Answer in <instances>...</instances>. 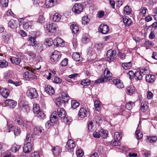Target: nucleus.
Here are the masks:
<instances>
[{
  "instance_id": "f257e3e1",
  "label": "nucleus",
  "mask_w": 157,
  "mask_h": 157,
  "mask_svg": "<svg viewBox=\"0 0 157 157\" xmlns=\"http://www.w3.org/2000/svg\"><path fill=\"white\" fill-rule=\"evenodd\" d=\"M34 134L35 135H40L45 139H48L49 136L48 133L47 132H44L43 128L41 126H37L34 128Z\"/></svg>"
},
{
  "instance_id": "f03ea898",
  "label": "nucleus",
  "mask_w": 157,
  "mask_h": 157,
  "mask_svg": "<svg viewBox=\"0 0 157 157\" xmlns=\"http://www.w3.org/2000/svg\"><path fill=\"white\" fill-rule=\"evenodd\" d=\"M14 122L19 125V127L24 130H27L28 124L24 122L22 117L20 115H17L15 116Z\"/></svg>"
},
{
  "instance_id": "7ed1b4c3",
  "label": "nucleus",
  "mask_w": 157,
  "mask_h": 157,
  "mask_svg": "<svg viewBox=\"0 0 157 157\" xmlns=\"http://www.w3.org/2000/svg\"><path fill=\"white\" fill-rule=\"evenodd\" d=\"M148 72V68L145 67L141 69L139 71L135 73V78L136 79L141 80L144 75H146Z\"/></svg>"
},
{
  "instance_id": "20e7f679",
  "label": "nucleus",
  "mask_w": 157,
  "mask_h": 157,
  "mask_svg": "<svg viewBox=\"0 0 157 157\" xmlns=\"http://www.w3.org/2000/svg\"><path fill=\"white\" fill-rule=\"evenodd\" d=\"M62 56L61 52L57 51H55L52 54L51 60L52 63L54 64L56 63L60 59Z\"/></svg>"
},
{
  "instance_id": "39448f33",
  "label": "nucleus",
  "mask_w": 157,
  "mask_h": 157,
  "mask_svg": "<svg viewBox=\"0 0 157 157\" xmlns=\"http://www.w3.org/2000/svg\"><path fill=\"white\" fill-rule=\"evenodd\" d=\"M116 51L112 49H109L106 52V60L109 63L114 59V57L116 55Z\"/></svg>"
},
{
  "instance_id": "423d86ee",
  "label": "nucleus",
  "mask_w": 157,
  "mask_h": 157,
  "mask_svg": "<svg viewBox=\"0 0 157 157\" xmlns=\"http://www.w3.org/2000/svg\"><path fill=\"white\" fill-rule=\"evenodd\" d=\"M27 95L30 99L36 98L38 96L37 91L34 88H31L28 90Z\"/></svg>"
},
{
  "instance_id": "0eeeda50",
  "label": "nucleus",
  "mask_w": 157,
  "mask_h": 157,
  "mask_svg": "<svg viewBox=\"0 0 157 157\" xmlns=\"http://www.w3.org/2000/svg\"><path fill=\"white\" fill-rule=\"evenodd\" d=\"M83 9V6L82 4L76 3L73 6L72 10L75 13L79 14L82 11Z\"/></svg>"
},
{
  "instance_id": "6e6552de",
  "label": "nucleus",
  "mask_w": 157,
  "mask_h": 157,
  "mask_svg": "<svg viewBox=\"0 0 157 157\" xmlns=\"http://www.w3.org/2000/svg\"><path fill=\"white\" fill-rule=\"evenodd\" d=\"M23 77L26 80L29 81L32 80L37 78L35 74L32 73L30 71H27L25 72L24 74Z\"/></svg>"
},
{
  "instance_id": "1a4fd4ad",
  "label": "nucleus",
  "mask_w": 157,
  "mask_h": 157,
  "mask_svg": "<svg viewBox=\"0 0 157 157\" xmlns=\"http://www.w3.org/2000/svg\"><path fill=\"white\" fill-rule=\"evenodd\" d=\"M75 146L74 141L73 140L70 139L67 141L65 147L68 151L71 152L73 151Z\"/></svg>"
},
{
  "instance_id": "9d476101",
  "label": "nucleus",
  "mask_w": 157,
  "mask_h": 157,
  "mask_svg": "<svg viewBox=\"0 0 157 157\" xmlns=\"http://www.w3.org/2000/svg\"><path fill=\"white\" fill-rule=\"evenodd\" d=\"M42 109H33V113L35 114L36 116L40 119H42L45 117L46 115L44 111L42 110Z\"/></svg>"
},
{
  "instance_id": "9b49d317",
  "label": "nucleus",
  "mask_w": 157,
  "mask_h": 157,
  "mask_svg": "<svg viewBox=\"0 0 157 157\" xmlns=\"http://www.w3.org/2000/svg\"><path fill=\"white\" fill-rule=\"evenodd\" d=\"M128 114L127 112L124 109H116L114 110L113 115L114 117H115L117 115L126 116Z\"/></svg>"
},
{
  "instance_id": "f8f14e48",
  "label": "nucleus",
  "mask_w": 157,
  "mask_h": 157,
  "mask_svg": "<svg viewBox=\"0 0 157 157\" xmlns=\"http://www.w3.org/2000/svg\"><path fill=\"white\" fill-rule=\"evenodd\" d=\"M51 151L54 156L60 157V153L62 152V149L59 146H52Z\"/></svg>"
},
{
  "instance_id": "ddd939ff",
  "label": "nucleus",
  "mask_w": 157,
  "mask_h": 157,
  "mask_svg": "<svg viewBox=\"0 0 157 157\" xmlns=\"http://www.w3.org/2000/svg\"><path fill=\"white\" fill-rule=\"evenodd\" d=\"M57 112L56 111H54L50 115L49 120L51 121L52 124L59 123V119L57 116Z\"/></svg>"
},
{
  "instance_id": "4468645a",
  "label": "nucleus",
  "mask_w": 157,
  "mask_h": 157,
  "mask_svg": "<svg viewBox=\"0 0 157 157\" xmlns=\"http://www.w3.org/2000/svg\"><path fill=\"white\" fill-rule=\"evenodd\" d=\"M33 144L30 142H26V143L24 144L23 147V151L25 153H29L31 152L32 150Z\"/></svg>"
},
{
  "instance_id": "2eb2a0df",
  "label": "nucleus",
  "mask_w": 157,
  "mask_h": 157,
  "mask_svg": "<svg viewBox=\"0 0 157 157\" xmlns=\"http://www.w3.org/2000/svg\"><path fill=\"white\" fill-rule=\"evenodd\" d=\"M99 31L103 34H106L109 30V26L104 24H101L99 28Z\"/></svg>"
},
{
  "instance_id": "dca6fc26",
  "label": "nucleus",
  "mask_w": 157,
  "mask_h": 157,
  "mask_svg": "<svg viewBox=\"0 0 157 157\" xmlns=\"http://www.w3.org/2000/svg\"><path fill=\"white\" fill-rule=\"evenodd\" d=\"M103 75L104 76L103 78H105L106 80H112L111 78L112 74L108 68H106L104 69L103 71Z\"/></svg>"
},
{
  "instance_id": "f3484780",
  "label": "nucleus",
  "mask_w": 157,
  "mask_h": 157,
  "mask_svg": "<svg viewBox=\"0 0 157 157\" xmlns=\"http://www.w3.org/2000/svg\"><path fill=\"white\" fill-rule=\"evenodd\" d=\"M5 106L11 108H14L17 104L16 101L11 99H7L5 102Z\"/></svg>"
},
{
  "instance_id": "a211bd4d",
  "label": "nucleus",
  "mask_w": 157,
  "mask_h": 157,
  "mask_svg": "<svg viewBox=\"0 0 157 157\" xmlns=\"http://www.w3.org/2000/svg\"><path fill=\"white\" fill-rule=\"evenodd\" d=\"M54 45L57 47H63L64 46L65 44L62 39L57 37L54 40Z\"/></svg>"
},
{
  "instance_id": "6ab92c4d",
  "label": "nucleus",
  "mask_w": 157,
  "mask_h": 157,
  "mask_svg": "<svg viewBox=\"0 0 157 157\" xmlns=\"http://www.w3.org/2000/svg\"><path fill=\"white\" fill-rule=\"evenodd\" d=\"M112 82L118 88H122L124 87L123 82L120 79H113L112 80Z\"/></svg>"
},
{
  "instance_id": "aec40b11",
  "label": "nucleus",
  "mask_w": 157,
  "mask_h": 157,
  "mask_svg": "<svg viewBox=\"0 0 157 157\" xmlns=\"http://www.w3.org/2000/svg\"><path fill=\"white\" fill-rule=\"evenodd\" d=\"M10 60L13 64L17 65H19L21 61V58L18 56L12 57L10 58Z\"/></svg>"
},
{
  "instance_id": "412c9836",
  "label": "nucleus",
  "mask_w": 157,
  "mask_h": 157,
  "mask_svg": "<svg viewBox=\"0 0 157 157\" xmlns=\"http://www.w3.org/2000/svg\"><path fill=\"white\" fill-rule=\"evenodd\" d=\"M65 101L61 99V97H58L55 100V103L57 107H65Z\"/></svg>"
},
{
  "instance_id": "4be33fe9",
  "label": "nucleus",
  "mask_w": 157,
  "mask_h": 157,
  "mask_svg": "<svg viewBox=\"0 0 157 157\" xmlns=\"http://www.w3.org/2000/svg\"><path fill=\"white\" fill-rule=\"evenodd\" d=\"M87 109V110L86 109H80L78 113L79 116L81 118L86 117L88 114H89V112L87 111L88 109Z\"/></svg>"
},
{
  "instance_id": "5701e85b",
  "label": "nucleus",
  "mask_w": 157,
  "mask_h": 157,
  "mask_svg": "<svg viewBox=\"0 0 157 157\" xmlns=\"http://www.w3.org/2000/svg\"><path fill=\"white\" fill-rule=\"evenodd\" d=\"M45 91L50 95H52L55 93L53 88L49 85L46 86L45 87Z\"/></svg>"
},
{
  "instance_id": "b1692460",
  "label": "nucleus",
  "mask_w": 157,
  "mask_h": 157,
  "mask_svg": "<svg viewBox=\"0 0 157 157\" xmlns=\"http://www.w3.org/2000/svg\"><path fill=\"white\" fill-rule=\"evenodd\" d=\"M57 114L61 118H63L66 116L67 113L64 109H57Z\"/></svg>"
},
{
  "instance_id": "393cba45",
  "label": "nucleus",
  "mask_w": 157,
  "mask_h": 157,
  "mask_svg": "<svg viewBox=\"0 0 157 157\" xmlns=\"http://www.w3.org/2000/svg\"><path fill=\"white\" fill-rule=\"evenodd\" d=\"M34 133H27L26 134V142H30L32 144H33L34 141Z\"/></svg>"
},
{
  "instance_id": "a878e982",
  "label": "nucleus",
  "mask_w": 157,
  "mask_h": 157,
  "mask_svg": "<svg viewBox=\"0 0 157 157\" xmlns=\"http://www.w3.org/2000/svg\"><path fill=\"white\" fill-rule=\"evenodd\" d=\"M56 0H45V4L47 8H51L56 4Z\"/></svg>"
},
{
  "instance_id": "bb28decb",
  "label": "nucleus",
  "mask_w": 157,
  "mask_h": 157,
  "mask_svg": "<svg viewBox=\"0 0 157 157\" xmlns=\"http://www.w3.org/2000/svg\"><path fill=\"white\" fill-rule=\"evenodd\" d=\"M72 58L75 61H79L82 60V57H80V53L77 52H74L72 56Z\"/></svg>"
},
{
  "instance_id": "cd10ccee",
  "label": "nucleus",
  "mask_w": 157,
  "mask_h": 157,
  "mask_svg": "<svg viewBox=\"0 0 157 157\" xmlns=\"http://www.w3.org/2000/svg\"><path fill=\"white\" fill-rule=\"evenodd\" d=\"M33 46L34 49L38 52H40L43 50V45L42 44L37 43Z\"/></svg>"
},
{
  "instance_id": "c85d7f7f",
  "label": "nucleus",
  "mask_w": 157,
  "mask_h": 157,
  "mask_svg": "<svg viewBox=\"0 0 157 157\" xmlns=\"http://www.w3.org/2000/svg\"><path fill=\"white\" fill-rule=\"evenodd\" d=\"M145 78L146 81L149 83L154 82L155 80V76L151 74L146 75Z\"/></svg>"
},
{
  "instance_id": "c756f323",
  "label": "nucleus",
  "mask_w": 157,
  "mask_h": 157,
  "mask_svg": "<svg viewBox=\"0 0 157 157\" xmlns=\"http://www.w3.org/2000/svg\"><path fill=\"white\" fill-rule=\"evenodd\" d=\"M135 88L133 86H128L126 88V92L128 94L132 95L135 92Z\"/></svg>"
},
{
  "instance_id": "7c9ffc66",
  "label": "nucleus",
  "mask_w": 157,
  "mask_h": 157,
  "mask_svg": "<svg viewBox=\"0 0 157 157\" xmlns=\"http://www.w3.org/2000/svg\"><path fill=\"white\" fill-rule=\"evenodd\" d=\"M157 140V136H147V138L146 139V140L147 142H149L151 143H153L155 142Z\"/></svg>"
},
{
  "instance_id": "2f4dec72",
  "label": "nucleus",
  "mask_w": 157,
  "mask_h": 157,
  "mask_svg": "<svg viewBox=\"0 0 157 157\" xmlns=\"http://www.w3.org/2000/svg\"><path fill=\"white\" fill-rule=\"evenodd\" d=\"M123 19L124 24L126 26H129L131 25L132 21L128 17H123Z\"/></svg>"
},
{
  "instance_id": "473e14b6",
  "label": "nucleus",
  "mask_w": 157,
  "mask_h": 157,
  "mask_svg": "<svg viewBox=\"0 0 157 157\" xmlns=\"http://www.w3.org/2000/svg\"><path fill=\"white\" fill-rule=\"evenodd\" d=\"M46 28L47 30L49 32L51 33H54L56 30V27L52 24H48L46 25Z\"/></svg>"
},
{
  "instance_id": "72a5a7b5",
  "label": "nucleus",
  "mask_w": 157,
  "mask_h": 157,
  "mask_svg": "<svg viewBox=\"0 0 157 157\" xmlns=\"http://www.w3.org/2000/svg\"><path fill=\"white\" fill-rule=\"evenodd\" d=\"M10 91L7 89H3L1 90L0 93L2 96L5 98H7L9 96L10 94Z\"/></svg>"
},
{
  "instance_id": "f704fd0d",
  "label": "nucleus",
  "mask_w": 157,
  "mask_h": 157,
  "mask_svg": "<svg viewBox=\"0 0 157 157\" xmlns=\"http://www.w3.org/2000/svg\"><path fill=\"white\" fill-rule=\"evenodd\" d=\"M115 134L114 135V139L112 140V142L110 143V144L113 146H120L121 145L120 141L118 140V138L117 137V139H116Z\"/></svg>"
},
{
  "instance_id": "c9c22d12",
  "label": "nucleus",
  "mask_w": 157,
  "mask_h": 157,
  "mask_svg": "<svg viewBox=\"0 0 157 157\" xmlns=\"http://www.w3.org/2000/svg\"><path fill=\"white\" fill-rule=\"evenodd\" d=\"M99 132L100 133L101 136L102 138H106L108 134V131L107 130H105L102 128L100 130Z\"/></svg>"
},
{
  "instance_id": "e433bc0d",
  "label": "nucleus",
  "mask_w": 157,
  "mask_h": 157,
  "mask_svg": "<svg viewBox=\"0 0 157 157\" xmlns=\"http://www.w3.org/2000/svg\"><path fill=\"white\" fill-rule=\"evenodd\" d=\"M70 28L74 34H76L79 31L78 26L76 24H72Z\"/></svg>"
},
{
  "instance_id": "4c0bfd02",
  "label": "nucleus",
  "mask_w": 157,
  "mask_h": 157,
  "mask_svg": "<svg viewBox=\"0 0 157 157\" xmlns=\"http://www.w3.org/2000/svg\"><path fill=\"white\" fill-rule=\"evenodd\" d=\"M44 44L46 46L50 47L53 44H54V41L51 38H48L46 39L44 42Z\"/></svg>"
},
{
  "instance_id": "58836bf2",
  "label": "nucleus",
  "mask_w": 157,
  "mask_h": 157,
  "mask_svg": "<svg viewBox=\"0 0 157 157\" xmlns=\"http://www.w3.org/2000/svg\"><path fill=\"white\" fill-rule=\"evenodd\" d=\"M8 26L11 29H15L17 25V21L13 19H11L8 23Z\"/></svg>"
},
{
  "instance_id": "ea45409f",
  "label": "nucleus",
  "mask_w": 157,
  "mask_h": 157,
  "mask_svg": "<svg viewBox=\"0 0 157 157\" xmlns=\"http://www.w3.org/2000/svg\"><path fill=\"white\" fill-rule=\"evenodd\" d=\"M8 66V63L4 59L0 60V68H6Z\"/></svg>"
},
{
  "instance_id": "a19ab883",
  "label": "nucleus",
  "mask_w": 157,
  "mask_h": 157,
  "mask_svg": "<svg viewBox=\"0 0 157 157\" xmlns=\"http://www.w3.org/2000/svg\"><path fill=\"white\" fill-rule=\"evenodd\" d=\"M28 42L29 45L33 46L37 42L35 37L31 36L29 37Z\"/></svg>"
},
{
  "instance_id": "79ce46f5",
  "label": "nucleus",
  "mask_w": 157,
  "mask_h": 157,
  "mask_svg": "<svg viewBox=\"0 0 157 157\" xmlns=\"http://www.w3.org/2000/svg\"><path fill=\"white\" fill-rule=\"evenodd\" d=\"M7 127L5 128V131L7 132H10L11 131H13V130L15 127L13 125L11 124H9V123H7Z\"/></svg>"
},
{
  "instance_id": "37998d69",
  "label": "nucleus",
  "mask_w": 157,
  "mask_h": 157,
  "mask_svg": "<svg viewBox=\"0 0 157 157\" xmlns=\"http://www.w3.org/2000/svg\"><path fill=\"white\" fill-rule=\"evenodd\" d=\"M104 46V44L101 43H98L94 45V48L98 51H100L103 49Z\"/></svg>"
},
{
  "instance_id": "c03bdc74",
  "label": "nucleus",
  "mask_w": 157,
  "mask_h": 157,
  "mask_svg": "<svg viewBox=\"0 0 157 157\" xmlns=\"http://www.w3.org/2000/svg\"><path fill=\"white\" fill-rule=\"evenodd\" d=\"M20 148L21 146L20 145L14 144H13L11 148V150L12 152H16L19 151Z\"/></svg>"
},
{
  "instance_id": "a18cd8bd",
  "label": "nucleus",
  "mask_w": 157,
  "mask_h": 157,
  "mask_svg": "<svg viewBox=\"0 0 157 157\" xmlns=\"http://www.w3.org/2000/svg\"><path fill=\"white\" fill-rule=\"evenodd\" d=\"M61 16L58 13H55L53 16V20L54 22H59L61 18Z\"/></svg>"
},
{
  "instance_id": "49530a36",
  "label": "nucleus",
  "mask_w": 157,
  "mask_h": 157,
  "mask_svg": "<svg viewBox=\"0 0 157 157\" xmlns=\"http://www.w3.org/2000/svg\"><path fill=\"white\" fill-rule=\"evenodd\" d=\"M132 64L131 62L128 63H122V66L125 70L130 69L131 67Z\"/></svg>"
},
{
  "instance_id": "de8ad7c7",
  "label": "nucleus",
  "mask_w": 157,
  "mask_h": 157,
  "mask_svg": "<svg viewBox=\"0 0 157 157\" xmlns=\"http://www.w3.org/2000/svg\"><path fill=\"white\" fill-rule=\"evenodd\" d=\"M23 26L24 29H28L29 27L31 28L32 24L29 21H27L26 22L23 21Z\"/></svg>"
},
{
  "instance_id": "09e8293b",
  "label": "nucleus",
  "mask_w": 157,
  "mask_h": 157,
  "mask_svg": "<svg viewBox=\"0 0 157 157\" xmlns=\"http://www.w3.org/2000/svg\"><path fill=\"white\" fill-rule=\"evenodd\" d=\"M61 99L67 101L69 99V97L67 93L66 92H63L61 93Z\"/></svg>"
},
{
  "instance_id": "8fccbe9b",
  "label": "nucleus",
  "mask_w": 157,
  "mask_h": 157,
  "mask_svg": "<svg viewBox=\"0 0 157 157\" xmlns=\"http://www.w3.org/2000/svg\"><path fill=\"white\" fill-rule=\"evenodd\" d=\"M91 81L88 79H85L81 81V84L83 86L89 85L90 84Z\"/></svg>"
},
{
  "instance_id": "3c124183",
  "label": "nucleus",
  "mask_w": 157,
  "mask_h": 157,
  "mask_svg": "<svg viewBox=\"0 0 157 157\" xmlns=\"http://www.w3.org/2000/svg\"><path fill=\"white\" fill-rule=\"evenodd\" d=\"M124 11L125 14L129 15L131 12V9L129 6H126L124 8Z\"/></svg>"
},
{
  "instance_id": "603ef678",
  "label": "nucleus",
  "mask_w": 157,
  "mask_h": 157,
  "mask_svg": "<svg viewBox=\"0 0 157 157\" xmlns=\"http://www.w3.org/2000/svg\"><path fill=\"white\" fill-rule=\"evenodd\" d=\"M72 108H77L79 105V103L76 100H72L71 102Z\"/></svg>"
},
{
  "instance_id": "864d4df0",
  "label": "nucleus",
  "mask_w": 157,
  "mask_h": 157,
  "mask_svg": "<svg viewBox=\"0 0 157 157\" xmlns=\"http://www.w3.org/2000/svg\"><path fill=\"white\" fill-rule=\"evenodd\" d=\"M147 10V9L146 7L145 6L141 7L140 10V14L142 15L143 17L145 16Z\"/></svg>"
},
{
  "instance_id": "5fc2aeb1",
  "label": "nucleus",
  "mask_w": 157,
  "mask_h": 157,
  "mask_svg": "<svg viewBox=\"0 0 157 157\" xmlns=\"http://www.w3.org/2000/svg\"><path fill=\"white\" fill-rule=\"evenodd\" d=\"M154 45V44L153 42L150 41L149 40H146L144 44V46L147 47H152Z\"/></svg>"
},
{
  "instance_id": "6e6d98bb",
  "label": "nucleus",
  "mask_w": 157,
  "mask_h": 157,
  "mask_svg": "<svg viewBox=\"0 0 157 157\" xmlns=\"http://www.w3.org/2000/svg\"><path fill=\"white\" fill-rule=\"evenodd\" d=\"M13 131H14L13 132L15 136H18L20 134L21 131L19 128L15 127Z\"/></svg>"
},
{
  "instance_id": "4d7b16f0",
  "label": "nucleus",
  "mask_w": 157,
  "mask_h": 157,
  "mask_svg": "<svg viewBox=\"0 0 157 157\" xmlns=\"http://www.w3.org/2000/svg\"><path fill=\"white\" fill-rule=\"evenodd\" d=\"M141 130L140 129L136 130L135 132V134L136 136L137 139L140 140L143 137V135L142 134L140 133V135L139 134L140 133Z\"/></svg>"
},
{
  "instance_id": "13d9d810",
  "label": "nucleus",
  "mask_w": 157,
  "mask_h": 157,
  "mask_svg": "<svg viewBox=\"0 0 157 157\" xmlns=\"http://www.w3.org/2000/svg\"><path fill=\"white\" fill-rule=\"evenodd\" d=\"M76 154L78 157H82L84 155V152L82 149H78Z\"/></svg>"
},
{
  "instance_id": "bf43d9fd",
  "label": "nucleus",
  "mask_w": 157,
  "mask_h": 157,
  "mask_svg": "<svg viewBox=\"0 0 157 157\" xmlns=\"http://www.w3.org/2000/svg\"><path fill=\"white\" fill-rule=\"evenodd\" d=\"M8 82L10 83H12L16 86H20L21 83L20 81H14L11 79H9Z\"/></svg>"
},
{
  "instance_id": "052dcab7",
  "label": "nucleus",
  "mask_w": 157,
  "mask_h": 157,
  "mask_svg": "<svg viewBox=\"0 0 157 157\" xmlns=\"http://www.w3.org/2000/svg\"><path fill=\"white\" fill-rule=\"evenodd\" d=\"M94 119L97 124L101 123L102 122V120L101 119V117L98 115L96 116L95 117Z\"/></svg>"
},
{
  "instance_id": "680f3d73",
  "label": "nucleus",
  "mask_w": 157,
  "mask_h": 157,
  "mask_svg": "<svg viewBox=\"0 0 157 157\" xmlns=\"http://www.w3.org/2000/svg\"><path fill=\"white\" fill-rule=\"evenodd\" d=\"M89 19L87 16H84L82 18V23L83 24H87L89 21Z\"/></svg>"
},
{
  "instance_id": "e2e57ef3",
  "label": "nucleus",
  "mask_w": 157,
  "mask_h": 157,
  "mask_svg": "<svg viewBox=\"0 0 157 157\" xmlns=\"http://www.w3.org/2000/svg\"><path fill=\"white\" fill-rule=\"evenodd\" d=\"M64 118V122H66V124H69L71 123L72 121V119L71 117H65Z\"/></svg>"
},
{
  "instance_id": "0e129e2a",
  "label": "nucleus",
  "mask_w": 157,
  "mask_h": 157,
  "mask_svg": "<svg viewBox=\"0 0 157 157\" xmlns=\"http://www.w3.org/2000/svg\"><path fill=\"white\" fill-rule=\"evenodd\" d=\"M0 3L3 7H6L8 5V0H1Z\"/></svg>"
},
{
  "instance_id": "69168bd1",
  "label": "nucleus",
  "mask_w": 157,
  "mask_h": 157,
  "mask_svg": "<svg viewBox=\"0 0 157 157\" xmlns=\"http://www.w3.org/2000/svg\"><path fill=\"white\" fill-rule=\"evenodd\" d=\"M68 62V59L65 58L61 61L60 63V65L63 67H65L67 65Z\"/></svg>"
},
{
  "instance_id": "338daca9",
  "label": "nucleus",
  "mask_w": 157,
  "mask_h": 157,
  "mask_svg": "<svg viewBox=\"0 0 157 157\" xmlns=\"http://www.w3.org/2000/svg\"><path fill=\"white\" fill-rule=\"evenodd\" d=\"M53 126L54 125L52 123L51 121L50 120L48 121L45 124L46 127L48 128H50Z\"/></svg>"
},
{
  "instance_id": "774afa93",
  "label": "nucleus",
  "mask_w": 157,
  "mask_h": 157,
  "mask_svg": "<svg viewBox=\"0 0 157 157\" xmlns=\"http://www.w3.org/2000/svg\"><path fill=\"white\" fill-rule=\"evenodd\" d=\"M31 157H40L39 151H36L31 153Z\"/></svg>"
}]
</instances>
